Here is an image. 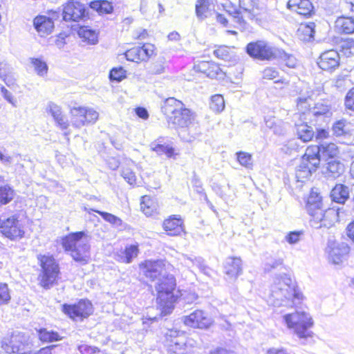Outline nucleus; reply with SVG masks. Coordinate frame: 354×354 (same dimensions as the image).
Wrapping results in <instances>:
<instances>
[{
    "instance_id": "1",
    "label": "nucleus",
    "mask_w": 354,
    "mask_h": 354,
    "mask_svg": "<svg viewBox=\"0 0 354 354\" xmlns=\"http://www.w3.org/2000/svg\"><path fill=\"white\" fill-rule=\"evenodd\" d=\"M303 299V295L286 274L277 276L273 279L268 295V303L273 306H297Z\"/></svg>"
},
{
    "instance_id": "2",
    "label": "nucleus",
    "mask_w": 354,
    "mask_h": 354,
    "mask_svg": "<svg viewBox=\"0 0 354 354\" xmlns=\"http://www.w3.org/2000/svg\"><path fill=\"white\" fill-rule=\"evenodd\" d=\"M161 111L166 116L169 126L174 128L188 127L194 119V113L174 97L166 99L161 106Z\"/></svg>"
},
{
    "instance_id": "3",
    "label": "nucleus",
    "mask_w": 354,
    "mask_h": 354,
    "mask_svg": "<svg viewBox=\"0 0 354 354\" xmlns=\"http://www.w3.org/2000/svg\"><path fill=\"white\" fill-rule=\"evenodd\" d=\"M89 236L84 231L72 232L64 236L62 245L66 252L76 262L83 265L88 263L90 258Z\"/></svg>"
},
{
    "instance_id": "4",
    "label": "nucleus",
    "mask_w": 354,
    "mask_h": 354,
    "mask_svg": "<svg viewBox=\"0 0 354 354\" xmlns=\"http://www.w3.org/2000/svg\"><path fill=\"white\" fill-rule=\"evenodd\" d=\"M176 286L174 276L167 272L156 281L154 288L157 292V303L163 315L170 314L174 308L177 299L174 294Z\"/></svg>"
},
{
    "instance_id": "5",
    "label": "nucleus",
    "mask_w": 354,
    "mask_h": 354,
    "mask_svg": "<svg viewBox=\"0 0 354 354\" xmlns=\"http://www.w3.org/2000/svg\"><path fill=\"white\" fill-rule=\"evenodd\" d=\"M283 322L289 329L305 344L308 338L313 337V333L310 330L314 322L309 313L295 310L283 316Z\"/></svg>"
},
{
    "instance_id": "6",
    "label": "nucleus",
    "mask_w": 354,
    "mask_h": 354,
    "mask_svg": "<svg viewBox=\"0 0 354 354\" xmlns=\"http://www.w3.org/2000/svg\"><path fill=\"white\" fill-rule=\"evenodd\" d=\"M37 259L41 266V272L38 279L39 285L46 290L53 287L59 279L60 274L59 266L53 256H37Z\"/></svg>"
},
{
    "instance_id": "7",
    "label": "nucleus",
    "mask_w": 354,
    "mask_h": 354,
    "mask_svg": "<svg viewBox=\"0 0 354 354\" xmlns=\"http://www.w3.org/2000/svg\"><path fill=\"white\" fill-rule=\"evenodd\" d=\"M1 348L8 354H30L31 352L27 337L19 331H12L10 335L4 337Z\"/></svg>"
},
{
    "instance_id": "8",
    "label": "nucleus",
    "mask_w": 354,
    "mask_h": 354,
    "mask_svg": "<svg viewBox=\"0 0 354 354\" xmlns=\"http://www.w3.org/2000/svg\"><path fill=\"white\" fill-rule=\"evenodd\" d=\"M247 54L254 59L270 61L276 58L277 48L264 40L252 41L245 47Z\"/></svg>"
},
{
    "instance_id": "9",
    "label": "nucleus",
    "mask_w": 354,
    "mask_h": 354,
    "mask_svg": "<svg viewBox=\"0 0 354 354\" xmlns=\"http://www.w3.org/2000/svg\"><path fill=\"white\" fill-rule=\"evenodd\" d=\"M71 123L75 128L93 124L98 119L99 113L93 108L86 106L73 107L71 109Z\"/></svg>"
},
{
    "instance_id": "10",
    "label": "nucleus",
    "mask_w": 354,
    "mask_h": 354,
    "mask_svg": "<svg viewBox=\"0 0 354 354\" xmlns=\"http://www.w3.org/2000/svg\"><path fill=\"white\" fill-rule=\"evenodd\" d=\"M62 310L73 320L82 321L93 312L91 302L88 299H80L77 304L62 305Z\"/></svg>"
},
{
    "instance_id": "11",
    "label": "nucleus",
    "mask_w": 354,
    "mask_h": 354,
    "mask_svg": "<svg viewBox=\"0 0 354 354\" xmlns=\"http://www.w3.org/2000/svg\"><path fill=\"white\" fill-rule=\"evenodd\" d=\"M145 277L151 281H156L167 272L171 265L164 261L146 260L139 265Z\"/></svg>"
},
{
    "instance_id": "12",
    "label": "nucleus",
    "mask_w": 354,
    "mask_h": 354,
    "mask_svg": "<svg viewBox=\"0 0 354 354\" xmlns=\"http://www.w3.org/2000/svg\"><path fill=\"white\" fill-rule=\"evenodd\" d=\"M333 115L332 107L330 103L326 101H320L314 104L306 113V117L315 124L321 126L324 123H328Z\"/></svg>"
},
{
    "instance_id": "13",
    "label": "nucleus",
    "mask_w": 354,
    "mask_h": 354,
    "mask_svg": "<svg viewBox=\"0 0 354 354\" xmlns=\"http://www.w3.org/2000/svg\"><path fill=\"white\" fill-rule=\"evenodd\" d=\"M318 166L319 159L315 156H311L310 150H306L300 165L297 167L295 177L298 181L302 182L304 179L310 176Z\"/></svg>"
},
{
    "instance_id": "14",
    "label": "nucleus",
    "mask_w": 354,
    "mask_h": 354,
    "mask_svg": "<svg viewBox=\"0 0 354 354\" xmlns=\"http://www.w3.org/2000/svg\"><path fill=\"white\" fill-rule=\"evenodd\" d=\"M63 20L66 21H79L88 15L86 6L79 1L66 3L62 10Z\"/></svg>"
},
{
    "instance_id": "15",
    "label": "nucleus",
    "mask_w": 354,
    "mask_h": 354,
    "mask_svg": "<svg viewBox=\"0 0 354 354\" xmlns=\"http://www.w3.org/2000/svg\"><path fill=\"white\" fill-rule=\"evenodd\" d=\"M320 216L316 219L315 217L310 219V225L315 229L322 227L329 228L339 220V209L334 207L320 209Z\"/></svg>"
},
{
    "instance_id": "16",
    "label": "nucleus",
    "mask_w": 354,
    "mask_h": 354,
    "mask_svg": "<svg viewBox=\"0 0 354 354\" xmlns=\"http://www.w3.org/2000/svg\"><path fill=\"white\" fill-rule=\"evenodd\" d=\"M295 128L298 138L304 142L312 140L315 136V131L313 128L308 124L306 113L295 114Z\"/></svg>"
},
{
    "instance_id": "17",
    "label": "nucleus",
    "mask_w": 354,
    "mask_h": 354,
    "mask_svg": "<svg viewBox=\"0 0 354 354\" xmlns=\"http://www.w3.org/2000/svg\"><path fill=\"white\" fill-rule=\"evenodd\" d=\"M154 46L151 44H145L142 46H136L125 53L127 60L138 63L145 62L153 55Z\"/></svg>"
},
{
    "instance_id": "18",
    "label": "nucleus",
    "mask_w": 354,
    "mask_h": 354,
    "mask_svg": "<svg viewBox=\"0 0 354 354\" xmlns=\"http://www.w3.org/2000/svg\"><path fill=\"white\" fill-rule=\"evenodd\" d=\"M307 150H310L311 156H315L319 159V164L322 160L328 161L334 159L338 153L337 147L334 143L324 142L319 146L308 148Z\"/></svg>"
},
{
    "instance_id": "19",
    "label": "nucleus",
    "mask_w": 354,
    "mask_h": 354,
    "mask_svg": "<svg viewBox=\"0 0 354 354\" xmlns=\"http://www.w3.org/2000/svg\"><path fill=\"white\" fill-rule=\"evenodd\" d=\"M1 234L11 240L20 239L24 236V231L17 216H12L1 223Z\"/></svg>"
},
{
    "instance_id": "20",
    "label": "nucleus",
    "mask_w": 354,
    "mask_h": 354,
    "mask_svg": "<svg viewBox=\"0 0 354 354\" xmlns=\"http://www.w3.org/2000/svg\"><path fill=\"white\" fill-rule=\"evenodd\" d=\"M183 322L188 326L198 328H207L211 324L210 319L201 310H196L190 315L183 317Z\"/></svg>"
},
{
    "instance_id": "21",
    "label": "nucleus",
    "mask_w": 354,
    "mask_h": 354,
    "mask_svg": "<svg viewBox=\"0 0 354 354\" xmlns=\"http://www.w3.org/2000/svg\"><path fill=\"white\" fill-rule=\"evenodd\" d=\"M317 64L322 70H334L339 65V53L333 49L326 50L320 55Z\"/></svg>"
},
{
    "instance_id": "22",
    "label": "nucleus",
    "mask_w": 354,
    "mask_h": 354,
    "mask_svg": "<svg viewBox=\"0 0 354 354\" xmlns=\"http://www.w3.org/2000/svg\"><path fill=\"white\" fill-rule=\"evenodd\" d=\"M353 196L354 201V184L351 186H347L344 184H337L330 192V197L333 201L344 204L345 202Z\"/></svg>"
},
{
    "instance_id": "23",
    "label": "nucleus",
    "mask_w": 354,
    "mask_h": 354,
    "mask_svg": "<svg viewBox=\"0 0 354 354\" xmlns=\"http://www.w3.org/2000/svg\"><path fill=\"white\" fill-rule=\"evenodd\" d=\"M162 227L169 236H180L184 232L183 221L179 215H172L165 219Z\"/></svg>"
},
{
    "instance_id": "24",
    "label": "nucleus",
    "mask_w": 354,
    "mask_h": 354,
    "mask_svg": "<svg viewBox=\"0 0 354 354\" xmlns=\"http://www.w3.org/2000/svg\"><path fill=\"white\" fill-rule=\"evenodd\" d=\"M215 12L214 0H196L195 4L196 16L199 20H204Z\"/></svg>"
},
{
    "instance_id": "25",
    "label": "nucleus",
    "mask_w": 354,
    "mask_h": 354,
    "mask_svg": "<svg viewBox=\"0 0 354 354\" xmlns=\"http://www.w3.org/2000/svg\"><path fill=\"white\" fill-rule=\"evenodd\" d=\"M322 208H323L322 197L317 192L312 191L306 203V209L308 214L311 218L315 217V218L317 219L321 215L320 209Z\"/></svg>"
},
{
    "instance_id": "26",
    "label": "nucleus",
    "mask_w": 354,
    "mask_h": 354,
    "mask_svg": "<svg viewBox=\"0 0 354 354\" xmlns=\"http://www.w3.org/2000/svg\"><path fill=\"white\" fill-rule=\"evenodd\" d=\"M224 272L229 280H235L242 274L241 259L237 257H228L224 265Z\"/></svg>"
},
{
    "instance_id": "27",
    "label": "nucleus",
    "mask_w": 354,
    "mask_h": 354,
    "mask_svg": "<svg viewBox=\"0 0 354 354\" xmlns=\"http://www.w3.org/2000/svg\"><path fill=\"white\" fill-rule=\"evenodd\" d=\"M349 250V247L344 243H334L328 251V258L334 264H339Z\"/></svg>"
},
{
    "instance_id": "28",
    "label": "nucleus",
    "mask_w": 354,
    "mask_h": 354,
    "mask_svg": "<svg viewBox=\"0 0 354 354\" xmlns=\"http://www.w3.org/2000/svg\"><path fill=\"white\" fill-rule=\"evenodd\" d=\"M289 9L301 15H309L313 10V6L309 0H289L287 3Z\"/></svg>"
},
{
    "instance_id": "29",
    "label": "nucleus",
    "mask_w": 354,
    "mask_h": 354,
    "mask_svg": "<svg viewBox=\"0 0 354 354\" xmlns=\"http://www.w3.org/2000/svg\"><path fill=\"white\" fill-rule=\"evenodd\" d=\"M344 167L339 161L332 159L327 162L322 173L327 178L335 179L344 172Z\"/></svg>"
},
{
    "instance_id": "30",
    "label": "nucleus",
    "mask_w": 354,
    "mask_h": 354,
    "mask_svg": "<svg viewBox=\"0 0 354 354\" xmlns=\"http://www.w3.org/2000/svg\"><path fill=\"white\" fill-rule=\"evenodd\" d=\"M34 26L41 36H44L52 32L54 28V23L50 17L37 16L34 19Z\"/></svg>"
},
{
    "instance_id": "31",
    "label": "nucleus",
    "mask_w": 354,
    "mask_h": 354,
    "mask_svg": "<svg viewBox=\"0 0 354 354\" xmlns=\"http://www.w3.org/2000/svg\"><path fill=\"white\" fill-rule=\"evenodd\" d=\"M335 28L345 34L354 33V19L352 17H339L335 21Z\"/></svg>"
},
{
    "instance_id": "32",
    "label": "nucleus",
    "mask_w": 354,
    "mask_h": 354,
    "mask_svg": "<svg viewBox=\"0 0 354 354\" xmlns=\"http://www.w3.org/2000/svg\"><path fill=\"white\" fill-rule=\"evenodd\" d=\"M139 253L138 244L128 245L119 256V261L124 263H130L136 258Z\"/></svg>"
},
{
    "instance_id": "33",
    "label": "nucleus",
    "mask_w": 354,
    "mask_h": 354,
    "mask_svg": "<svg viewBox=\"0 0 354 354\" xmlns=\"http://www.w3.org/2000/svg\"><path fill=\"white\" fill-rule=\"evenodd\" d=\"M78 35L90 44H95L98 41L97 32L88 26L80 27Z\"/></svg>"
},
{
    "instance_id": "34",
    "label": "nucleus",
    "mask_w": 354,
    "mask_h": 354,
    "mask_svg": "<svg viewBox=\"0 0 354 354\" xmlns=\"http://www.w3.org/2000/svg\"><path fill=\"white\" fill-rule=\"evenodd\" d=\"M89 6L91 8L100 14H109L113 10L112 4L106 0L94 1L91 2Z\"/></svg>"
},
{
    "instance_id": "35",
    "label": "nucleus",
    "mask_w": 354,
    "mask_h": 354,
    "mask_svg": "<svg viewBox=\"0 0 354 354\" xmlns=\"http://www.w3.org/2000/svg\"><path fill=\"white\" fill-rule=\"evenodd\" d=\"M275 59H279L281 63L289 68H295L297 63V59L293 55L287 53L279 48H277Z\"/></svg>"
},
{
    "instance_id": "36",
    "label": "nucleus",
    "mask_w": 354,
    "mask_h": 354,
    "mask_svg": "<svg viewBox=\"0 0 354 354\" xmlns=\"http://www.w3.org/2000/svg\"><path fill=\"white\" fill-rule=\"evenodd\" d=\"M29 60L37 75L44 77L47 75L48 66L45 61L35 57H30Z\"/></svg>"
},
{
    "instance_id": "37",
    "label": "nucleus",
    "mask_w": 354,
    "mask_h": 354,
    "mask_svg": "<svg viewBox=\"0 0 354 354\" xmlns=\"http://www.w3.org/2000/svg\"><path fill=\"white\" fill-rule=\"evenodd\" d=\"M313 95V91H307L306 95H301L297 100V106L299 110L303 111L302 113L309 112L310 108V101Z\"/></svg>"
},
{
    "instance_id": "38",
    "label": "nucleus",
    "mask_w": 354,
    "mask_h": 354,
    "mask_svg": "<svg viewBox=\"0 0 354 354\" xmlns=\"http://www.w3.org/2000/svg\"><path fill=\"white\" fill-rule=\"evenodd\" d=\"M37 333L39 339L44 342H52L60 339L58 333L53 330H48L46 328H40Z\"/></svg>"
},
{
    "instance_id": "39",
    "label": "nucleus",
    "mask_w": 354,
    "mask_h": 354,
    "mask_svg": "<svg viewBox=\"0 0 354 354\" xmlns=\"http://www.w3.org/2000/svg\"><path fill=\"white\" fill-rule=\"evenodd\" d=\"M91 210L100 214L104 221L109 223L114 227H119L122 225V221L121 218L111 213L96 210L94 209H92Z\"/></svg>"
},
{
    "instance_id": "40",
    "label": "nucleus",
    "mask_w": 354,
    "mask_h": 354,
    "mask_svg": "<svg viewBox=\"0 0 354 354\" xmlns=\"http://www.w3.org/2000/svg\"><path fill=\"white\" fill-rule=\"evenodd\" d=\"M17 193L15 190L10 185L1 186V205H6L12 201Z\"/></svg>"
},
{
    "instance_id": "41",
    "label": "nucleus",
    "mask_w": 354,
    "mask_h": 354,
    "mask_svg": "<svg viewBox=\"0 0 354 354\" xmlns=\"http://www.w3.org/2000/svg\"><path fill=\"white\" fill-rule=\"evenodd\" d=\"M199 68L201 71L207 75V76L211 78L215 77L221 71L218 66L208 62L201 64L199 65Z\"/></svg>"
},
{
    "instance_id": "42",
    "label": "nucleus",
    "mask_w": 354,
    "mask_h": 354,
    "mask_svg": "<svg viewBox=\"0 0 354 354\" xmlns=\"http://www.w3.org/2000/svg\"><path fill=\"white\" fill-rule=\"evenodd\" d=\"M315 24L314 22H309L306 24H301L298 30L299 32L304 35L303 40L310 41L314 37Z\"/></svg>"
},
{
    "instance_id": "43",
    "label": "nucleus",
    "mask_w": 354,
    "mask_h": 354,
    "mask_svg": "<svg viewBox=\"0 0 354 354\" xmlns=\"http://www.w3.org/2000/svg\"><path fill=\"white\" fill-rule=\"evenodd\" d=\"M209 108L216 113L221 112L225 108V102L221 95H213L209 102Z\"/></svg>"
},
{
    "instance_id": "44",
    "label": "nucleus",
    "mask_w": 354,
    "mask_h": 354,
    "mask_svg": "<svg viewBox=\"0 0 354 354\" xmlns=\"http://www.w3.org/2000/svg\"><path fill=\"white\" fill-rule=\"evenodd\" d=\"M237 160L241 165L247 168L252 169L253 166L252 156L246 152L239 151L236 153Z\"/></svg>"
},
{
    "instance_id": "45",
    "label": "nucleus",
    "mask_w": 354,
    "mask_h": 354,
    "mask_svg": "<svg viewBox=\"0 0 354 354\" xmlns=\"http://www.w3.org/2000/svg\"><path fill=\"white\" fill-rule=\"evenodd\" d=\"M21 157L19 155H13L8 156L1 153V163L6 165H14L15 169L17 170L18 167H22L23 165L19 164Z\"/></svg>"
},
{
    "instance_id": "46",
    "label": "nucleus",
    "mask_w": 354,
    "mask_h": 354,
    "mask_svg": "<svg viewBox=\"0 0 354 354\" xmlns=\"http://www.w3.org/2000/svg\"><path fill=\"white\" fill-rule=\"evenodd\" d=\"M152 149L158 155L165 154L168 158L171 157L174 151V148L168 145L157 144Z\"/></svg>"
},
{
    "instance_id": "47",
    "label": "nucleus",
    "mask_w": 354,
    "mask_h": 354,
    "mask_svg": "<svg viewBox=\"0 0 354 354\" xmlns=\"http://www.w3.org/2000/svg\"><path fill=\"white\" fill-rule=\"evenodd\" d=\"M126 77V71L122 67L113 68L109 73L111 81L120 82Z\"/></svg>"
},
{
    "instance_id": "48",
    "label": "nucleus",
    "mask_w": 354,
    "mask_h": 354,
    "mask_svg": "<svg viewBox=\"0 0 354 354\" xmlns=\"http://www.w3.org/2000/svg\"><path fill=\"white\" fill-rule=\"evenodd\" d=\"M165 62L162 60H158L149 66L148 73L151 75H160L165 72Z\"/></svg>"
},
{
    "instance_id": "49",
    "label": "nucleus",
    "mask_w": 354,
    "mask_h": 354,
    "mask_svg": "<svg viewBox=\"0 0 354 354\" xmlns=\"http://www.w3.org/2000/svg\"><path fill=\"white\" fill-rule=\"evenodd\" d=\"M346 127V120H340L338 121H336L332 127L333 133L336 136H342L344 134L346 133L345 130Z\"/></svg>"
},
{
    "instance_id": "50",
    "label": "nucleus",
    "mask_w": 354,
    "mask_h": 354,
    "mask_svg": "<svg viewBox=\"0 0 354 354\" xmlns=\"http://www.w3.org/2000/svg\"><path fill=\"white\" fill-rule=\"evenodd\" d=\"M214 55L224 61L230 60L231 55L230 53V49L227 46H220L217 49L214 50Z\"/></svg>"
},
{
    "instance_id": "51",
    "label": "nucleus",
    "mask_w": 354,
    "mask_h": 354,
    "mask_svg": "<svg viewBox=\"0 0 354 354\" xmlns=\"http://www.w3.org/2000/svg\"><path fill=\"white\" fill-rule=\"evenodd\" d=\"M124 179L129 184L134 185L136 181L135 173L129 168H123L121 173Z\"/></svg>"
},
{
    "instance_id": "52",
    "label": "nucleus",
    "mask_w": 354,
    "mask_h": 354,
    "mask_svg": "<svg viewBox=\"0 0 354 354\" xmlns=\"http://www.w3.org/2000/svg\"><path fill=\"white\" fill-rule=\"evenodd\" d=\"M167 342L170 349L174 351V352H176L178 349H180L185 345L183 337L178 339L169 338V339H167Z\"/></svg>"
},
{
    "instance_id": "53",
    "label": "nucleus",
    "mask_w": 354,
    "mask_h": 354,
    "mask_svg": "<svg viewBox=\"0 0 354 354\" xmlns=\"http://www.w3.org/2000/svg\"><path fill=\"white\" fill-rule=\"evenodd\" d=\"M303 234L302 231H293L289 232L286 236V241L290 244H295L300 240L301 236Z\"/></svg>"
},
{
    "instance_id": "54",
    "label": "nucleus",
    "mask_w": 354,
    "mask_h": 354,
    "mask_svg": "<svg viewBox=\"0 0 354 354\" xmlns=\"http://www.w3.org/2000/svg\"><path fill=\"white\" fill-rule=\"evenodd\" d=\"M79 354H100V351L97 347L82 344L78 346Z\"/></svg>"
},
{
    "instance_id": "55",
    "label": "nucleus",
    "mask_w": 354,
    "mask_h": 354,
    "mask_svg": "<svg viewBox=\"0 0 354 354\" xmlns=\"http://www.w3.org/2000/svg\"><path fill=\"white\" fill-rule=\"evenodd\" d=\"M256 6L255 0H239L240 8L246 12H251Z\"/></svg>"
},
{
    "instance_id": "56",
    "label": "nucleus",
    "mask_w": 354,
    "mask_h": 354,
    "mask_svg": "<svg viewBox=\"0 0 354 354\" xmlns=\"http://www.w3.org/2000/svg\"><path fill=\"white\" fill-rule=\"evenodd\" d=\"M279 76V72L272 67H267L262 72L263 79L274 80Z\"/></svg>"
},
{
    "instance_id": "57",
    "label": "nucleus",
    "mask_w": 354,
    "mask_h": 354,
    "mask_svg": "<svg viewBox=\"0 0 354 354\" xmlns=\"http://www.w3.org/2000/svg\"><path fill=\"white\" fill-rule=\"evenodd\" d=\"M48 109L54 120L57 119V118L63 115L61 107L53 102L48 104Z\"/></svg>"
},
{
    "instance_id": "58",
    "label": "nucleus",
    "mask_w": 354,
    "mask_h": 354,
    "mask_svg": "<svg viewBox=\"0 0 354 354\" xmlns=\"http://www.w3.org/2000/svg\"><path fill=\"white\" fill-rule=\"evenodd\" d=\"M1 94L3 95L4 99L7 100L10 104H11L13 106H17V100L14 97L12 93L10 91L5 88L1 86Z\"/></svg>"
},
{
    "instance_id": "59",
    "label": "nucleus",
    "mask_w": 354,
    "mask_h": 354,
    "mask_svg": "<svg viewBox=\"0 0 354 354\" xmlns=\"http://www.w3.org/2000/svg\"><path fill=\"white\" fill-rule=\"evenodd\" d=\"M345 106L347 109L354 111V87L348 92L345 97Z\"/></svg>"
},
{
    "instance_id": "60",
    "label": "nucleus",
    "mask_w": 354,
    "mask_h": 354,
    "mask_svg": "<svg viewBox=\"0 0 354 354\" xmlns=\"http://www.w3.org/2000/svg\"><path fill=\"white\" fill-rule=\"evenodd\" d=\"M227 12L234 18L235 22L238 23L240 25H242L243 24L245 23L241 12L239 10L236 8H233V10H227Z\"/></svg>"
},
{
    "instance_id": "61",
    "label": "nucleus",
    "mask_w": 354,
    "mask_h": 354,
    "mask_svg": "<svg viewBox=\"0 0 354 354\" xmlns=\"http://www.w3.org/2000/svg\"><path fill=\"white\" fill-rule=\"evenodd\" d=\"M285 122L281 120H277V124L272 128V131L276 135H283L286 132Z\"/></svg>"
},
{
    "instance_id": "62",
    "label": "nucleus",
    "mask_w": 354,
    "mask_h": 354,
    "mask_svg": "<svg viewBox=\"0 0 354 354\" xmlns=\"http://www.w3.org/2000/svg\"><path fill=\"white\" fill-rule=\"evenodd\" d=\"M10 299V295L6 283H1V304H7Z\"/></svg>"
},
{
    "instance_id": "63",
    "label": "nucleus",
    "mask_w": 354,
    "mask_h": 354,
    "mask_svg": "<svg viewBox=\"0 0 354 354\" xmlns=\"http://www.w3.org/2000/svg\"><path fill=\"white\" fill-rule=\"evenodd\" d=\"M55 121L57 125L62 130L67 129L69 126L68 119L64 115H62L60 117L57 118V119L55 120Z\"/></svg>"
},
{
    "instance_id": "64",
    "label": "nucleus",
    "mask_w": 354,
    "mask_h": 354,
    "mask_svg": "<svg viewBox=\"0 0 354 354\" xmlns=\"http://www.w3.org/2000/svg\"><path fill=\"white\" fill-rule=\"evenodd\" d=\"M5 84L13 91H16L18 86L15 84V79L12 76H5L3 78Z\"/></svg>"
}]
</instances>
